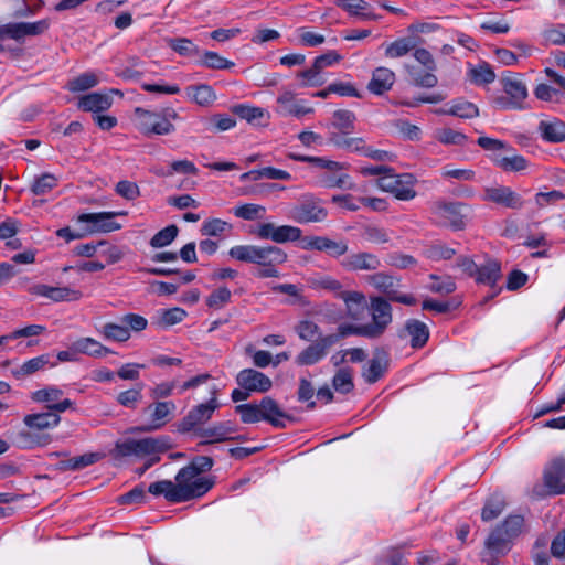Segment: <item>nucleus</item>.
Returning <instances> with one entry per match:
<instances>
[{
	"label": "nucleus",
	"instance_id": "f257e3e1",
	"mask_svg": "<svg viewBox=\"0 0 565 565\" xmlns=\"http://www.w3.org/2000/svg\"><path fill=\"white\" fill-rule=\"evenodd\" d=\"M213 487V481L198 475L193 468L183 467L175 476V482L160 480L150 483L148 491L156 495H163L168 502L181 503L204 495Z\"/></svg>",
	"mask_w": 565,
	"mask_h": 565
},
{
	"label": "nucleus",
	"instance_id": "f03ea898",
	"mask_svg": "<svg viewBox=\"0 0 565 565\" xmlns=\"http://www.w3.org/2000/svg\"><path fill=\"white\" fill-rule=\"evenodd\" d=\"M235 412L241 415L244 424H254L265 420L276 428H285L284 419H291L269 396H265L257 403L241 404L235 407Z\"/></svg>",
	"mask_w": 565,
	"mask_h": 565
},
{
	"label": "nucleus",
	"instance_id": "7ed1b4c3",
	"mask_svg": "<svg viewBox=\"0 0 565 565\" xmlns=\"http://www.w3.org/2000/svg\"><path fill=\"white\" fill-rule=\"evenodd\" d=\"M228 255L239 262L260 266L280 265L287 260V254L274 245H236L228 250Z\"/></svg>",
	"mask_w": 565,
	"mask_h": 565
},
{
	"label": "nucleus",
	"instance_id": "20e7f679",
	"mask_svg": "<svg viewBox=\"0 0 565 565\" xmlns=\"http://www.w3.org/2000/svg\"><path fill=\"white\" fill-rule=\"evenodd\" d=\"M524 518L520 514L509 515L489 535L486 545L494 552L504 554L509 551V544L523 531Z\"/></svg>",
	"mask_w": 565,
	"mask_h": 565
},
{
	"label": "nucleus",
	"instance_id": "39448f33",
	"mask_svg": "<svg viewBox=\"0 0 565 565\" xmlns=\"http://www.w3.org/2000/svg\"><path fill=\"white\" fill-rule=\"evenodd\" d=\"M504 95L493 98V105L499 110L526 109L529 96L525 83L518 76H507L501 79Z\"/></svg>",
	"mask_w": 565,
	"mask_h": 565
},
{
	"label": "nucleus",
	"instance_id": "423d86ee",
	"mask_svg": "<svg viewBox=\"0 0 565 565\" xmlns=\"http://www.w3.org/2000/svg\"><path fill=\"white\" fill-rule=\"evenodd\" d=\"M135 116L138 129L145 136H164L175 130L174 125L169 120V117H177V113L172 109L158 113L138 107L135 109Z\"/></svg>",
	"mask_w": 565,
	"mask_h": 565
},
{
	"label": "nucleus",
	"instance_id": "0eeeda50",
	"mask_svg": "<svg viewBox=\"0 0 565 565\" xmlns=\"http://www.w3.org/2000/svg\"><path fill=\"white\" fill-rule=\"evenodd\" d=\"M170 439L167 436L146 437L141 439H126L117 443L115 450L121 457H145L147 455L162 454L170 449Z\"/></svg>",
	"mask_w": 565,
	"mask_h": 565
},
{
	"label": "nucleus",
	"instance_id": "6e6552de",
	"mask_svg": "<svg viewBox=\"0 0 565 565\" xmlns=\"http://www.w3.org/2000/svg\"><path fill=\"white\" fill-rule=\"evenodd\" d=\"M543 482L546 494H565V457L553 458L544 468ZM532 498L540 499L545 495L542 487L536 484L532 489Z\"/></svg>",
	"mask_w": 565,
	"mask_h": 565
},
{
	"label": "nucleus",
	"instance_id": "1a4fd4ad",
	"mask_svg": "<svg viewBox=\"0 0 565 565\" xmlns=\"http://www.w3.org/2000/svg\"><path fill=\"white\" fill-rule=\"evenodd\" d=\"M415 182L416 179L413 174H395L392 169V172L377 179V186L392 193L397 200L409 201L416 196Z\"/></svg>",
	"mask_w": 565,
	"mask_h": 565
},
{
	"label": "nucleus",
	"instance_id": "9d476101",
	"mask_svg": "<svg viewBox=\"0 0 565 565\" xmlns=\"http://www.w3.org/2000/svg\"><path fill=\"white\" fill-rule=\"evenodd\" d=\"M372 322L365 323L369 332V339H377L382 337L387 327L392 323V306L388 299L383 297H372L370 300V307Z\"/></svg>",
	"mask_w": 565,
	"mask_h": 565
},
{
	"label": "nucleus",
	"instance_id": "9b49d317",
	"mask_svg": "<svg viewBox=\"0 0 565 565\" xmlns=\"http://www.w3.org/2000/svg\"><path fill=\"white\" fill-rule=\"evenodd\" d=\"M288 216L299 224L321 223L327 220L328 211L319 199L308 195L289 210Z\"/></svg>",
	"mask_w": 565,
	"mask_h": 565
},
{
	"label": "nucleus",
	"instance_id": "f8f14e48",
	"mask_svg": "<svg viewBox=\"0 0 565 565\" xmlns=\"http://www.w3.org/2000/svg\"><path fill=\"white\" fill-rule=\"evenodd\" d=\"M463 207L466 204L461 202L438 200L431 203L430 213L439 224L460 231L466 226L465 216L461 213Z\"/></svg>",
	"mask_w": 565,
	"mask_h": 565
},
{
	"label": "nucleus",
	"instance_id": "ddd939ff",
	"mask_svg": "<svg viewBox=\"0 0 565 565\" xmlns=\"http://www.w3.org/2000/svg\"><path fill=\"white\" fill-rule=\"evenodd\" d=\"M51 25L49 19L35 22H11L0 25V40L11 39L23 42L28 36H36L45 33Z\"/></svg>",
	"mask_w": 565,
	"mask_h": 565
},
{
	"label": "nucleus",
	"instance_id": "4468645a",
	"mask_svg": "<svg viewBox=\"0 0 565 565\" xmlns=\"http://www.w3.org/2000/svg\"><path fill=\"white\" fill-rule=\"evenodd\" d=\"M303 250L326 253L329 257L339 259L347 255L349 243L345 238L332 239L328 236H305L301 239Z\"/></svg>",
	"mask_w": 565,
	"mask_h": 565
},
{
	"label": "nucleus",
	"instance_id": "2eb2a0df",
	"mask_svg": "<svg viewBox=\"0 0 565 565\" xmlns=\"http://www.w3.org/2000/svg\"><path fill=\"white\" fill-rule=\"evenodd\" d=\"M259 239H270L276 244L296 242L303 238L301 228L292 225H279L274 223H260L253 231Z\"/></svg>",
	"mask_w": 565,
	"mask_h": 565
},
{
	"label": "nucleus",
	"instance_id": "dca6fc26",
	"mask_svg": "<svg viewBox=\"0 0 565 565\" xmlns=\"http://www.w3.org/2000/svg\"><path fill=\"white\" fill-rule=\"evenodd\" d=\"M177 406L172 401L168 402H156L142 409V416H147L149 422L136 430L149 433L162 428L167 423L170 422L173 412Z\"/></svg>",
	"mask_w": 565,
	"mask_h": 565
},
{
	"label": "nucleus",
	"instance_id": "f3484780",
	"mask_svg": "<svg viewBox=\"0 0 565 565\" xmlns=\"http://www.w3.org/2000/svg\"><path fill=\"white\" fill-rule=\"evenodd\" d=\"M217 390L212 391V397L207 403L194 406L179 423L178 430L180 433H190L196 426L206 423L218 407L216 398Z\"/></svg>",
	"mask_w": 565,
	"mask_h": 565
},
{
	"label": "nucleus",
	"instance_id": "a211bd4d",
	"mask_svg": "<svg viewBox=\"0 0 565 565\" xmlns=\"http://www.w3.org/2000/svg\"><path fill=\"white\" fill-rule=\"evenodd\" d=\"M482 200L511 210H521L525 204L521 194L505 185L487 186Z\"/></svg>",
	"mask_w": 565,
	"mask_h": 565
},
{
	"label": "nucleus",
	"instance_id": "6ab92c4d",
	"mask_svg": "<svg viewBox=\"0 0 565 565\" xmlns=\"http://www.w3.org/2000/svg\"><path fill=\"white\" fill-rule=\"evenodd\" d=\"M63 395L64 392L61 388L50 385L33 392L31 398L36 403H46V408L58 415L67 409H74V402L63 398Z\"/></svg>",
	"mask_w": 565,
	"mask_h": 565
},
{
	"label": "nucleus",
	"instance_id": "aec40b11",
	"mask_svg": "<svg viewBox=\"0 0 565 565\" xmlns=\"http://www.w3.org/2000/svg\"><path fill=\"white\" fill-rule=\"evenodd\" d=\"M369 282L379 291L386 295L391 301L399 302L406 306L416 305V298L411 294H402L395 289L396 279L384 273H376L369 277Z\"/></svg>",
	"mask_w": 565,
	"mask_h": 565
},
{
	"label": "nucleus",
	"instance_id": "412c9836",
	"mask_svg": "<svg viewBox=\"0 0 565 565\" xmlns=\"http://www.w3.org/2000/svg\"><path fill=\"white\" fill-rule=\"evenodd\" d=\"M334 345V339L330 337H321L300 351L295 358L298 366H309L323 360L331 347Z\"/></svg>",
	"mask_w": 565,
	"mask_h": 565
},
{
	"label": "nucleus",
	"instance_id": "4be33fe9",
	"mask_svg": "<svg viewBox=\"0 0 565 565\" xmlns=\"http://www.w3.org/2000/svg\"><path fill=\"white\" fill-rule=\"evenodd\" d=\"M238 386L249 393H266L271 386V380L255 369H244L236 375Z\"/></svg>",
	"mask_w": 565,
	"mask_h": 565
},
{
	"label": "nucleus",
	"instance_id": "5701e85b",
	"mask_svg": "<svg viewBox=\"0 0 565 565\" xmlns=\"http://www.w3.org/2000/svg\"><path fill=\"white\" fill-rule=\"evenodd\" d=\"M29 292L35 296L49 298L54 302L77 301L83 297L78 289L70 287H52L44 284H36L29 288Z\"/></svg>",
	"mask_w": 565,
	"mask_h": 565
},
{
	"label": "nucleus",
	"instance_id": "b1692460",
	"mask_svg": "<svg viewBox=\"0 0 565 565\" xmlns=\"http://www.w3.org/2000/svg\"><path fill=\"white\" fill-rule=\"evenodd\" d=\"M119 214L117 212L85 213L77 220L79 223L88 224L89 232L109 233L120 228V224L114 221V217Z\"/></svg>",
	"mask_w": 565,
	"mask_h": 565
},
{
	"label": "nucleus",
	"instance_id": "393cba45",
	"mask_svg": "<svg viewBox=\"0 0 565 565\" xmlns=\"http://www.w3.org/2000/svg\"><path fill=\"white\" fill-rule=\"evenodd\" d=\"M340 265L348 271H373L381 267V260L372 253L358 252L347 255Z\"/></svg>",
	"mask_w": 565,
	"mask_h": 565
},
{
	"label": "nucleus",
	"instance_id": "a878e982",
	"mask_svg": "<svg viewBox=\"0 0 565 565\" xmlns=\"http://www.w3.org/2000/svg\"><path fill=\"white\" fill-rule=\"evenodd\" d=\"M276 111L282 116H294L300 118L305 115L312 114L313 108L305 106L296 99V94L289 89H281L277 97Z\"/></svg>",
	"mask_w": 565,
	"mask_h": 565
},
{
	"label": "nucleus",
	"instance_id": "bb28decb",
	"mask_svg": "<svg viewBox=\"0 0 565 565\" xmlns=\"http://www.w3.org/2000/svg\"><path fill=\"white\" fill-rule=\"evenodd\" d=\"M340 299L345 305V316L353 320L359 321L364 317L367 309V300L363 292L358 290H345L340 295Z\"/></svg>",
	"mask_w": 565,
	"mask_h": 565
},
{
	"label": "nucleus",
	"instance_id": "cd10ccee",
	"mask_svg": "<svg viewBox=\"0 0 565 565\" xmlns=\"http://www.w3.org/2000/svg\"><path fill=\"white\" fill-rule=\"evenodd\" d=\"M537 132L546 142L562 143L565 141V121L556 117H547L539 122Z\"/></svg>",
	"mask_w": 565,
	"mask_h": 565
},
{
	"label": "nucleus",
	"instance_id": "c85d7f7f",
	"mask_svg": "<svg viewBox=\"0 0 565 565\" xmlns=\"http://www.w3.org/2000/svg\"><path fill=\"white\" fill-rule=\"evenodd\" d=\"M390 364V355L384 349H376L373 358L369 362V366L363 372L366 383L373 384L377 382L387 371Z\"/></svg>",
	"mask_w": 565,
	"mask_h": 565
},
{
	"label": "nucleus",
	"instance_id": "c756f323",
	"mask_svg": "<svg viewBox=\"0 0 565 565\" xmlns=\"http://www.w3.org/2000/svg\"><path fill=\"white\" fill-rule=\"evenodd\" d=\"M395 83V73L387 67H376L367 84V89L377 96L388 92Z\"/></svg>",
	"mask_w": 565,
	"mask_h": 565
},
{
	"label": "nucleus",
	"instance_id": "7c9ffc66",
	"mask_svg": "<svg viewBox=\"0 0 565 565\" xmlns=\"http://www.w3.org/2000/svg\"><path fill=\"white\" fill-rule=\"evenodd\" d=\"M113 105V98L106 93H90L84 95L78 100V107L84 111L99 114L109 109Z\"/></svg>",
	"mask_w": 565,
	"mask_h": 565
},
{
	"label": "nucleus",
	"instance_id": "2f4dec72",
	"mask_svg": "<svg viewBox=\"0 0 565 565\" xmlns=\"http://www.w3.org/2000/svg\"><path fill=\"white\" fill-rule=\"evenodd\" d=\"M405 335L411 338L413 349L423 348L429 339V329L423 321L409 319L404 327Z\"/></svg>",
	"mask_w": 565,
	"mask_h": 565
},
{
	"label": "nucleus",
	"instance_id": "473e14b6",
	"mask_svg": "<svg viewBox=\"0 0 565 565\" xmlns=\"http://www.w3.org/2000/svg\"><path fill=\"white\" fill-rule=\"evenodd\" d=\"M31 430L32 429L29 428V430L23 429L18 431L13 438L14 445L20 449H32L35 447H43L50 444L51 437L49 435L36 434Z\"/></svg>",
	"mask_w": 565,
	"mask_h": 565
},
{
	"label": "nucleus",
	"instance_id": "72a5a7b5",
	"mask_svg": "<svg viewBox=\"0 0 565 565\" xmlns=\"http://www.w3.org/2000/svg\"><path fill=\"white\" fill-rule=\"evenodd\" d=\"M61 422V417L52 412L29 414L24 416V425L32 430H44L56 427Z\"/></svg>",
	"mask_w": 565,
	"mask_h": 565
},
{
	"label": "nucleus",
	"instance_id": "f704fd0d",
	"mask_svg": "<svg viewBox=\"0 0 565 565\" xmlns=\"http://www.w3.org/2000/svg\"><path fill=\"white\" fill-rule=\"evenodd\" d=\"M308 284L311 289L331 292L339 299L340 295L345 291L341 281L330 275H316L308 279Z\"/></svg>",
	"mask_w": 565,
	"mask_h": 565
},
{
	"label": "nucleus",
	"instance_id": "c9c22d12",
	"mask_svg": "<svg viewBox=\"0 0 565 565\" xmlns=\"http://www.w3.org/2000/svg\"><path fill=\"white\" fill-rule=\"evenodd\" d=\"M478 284L494 287L501 278V264L495 259H489L486 264L478 266V274L473 277Z\"/></svg>",
	"mask_w": 565,
	"mask_h": 565
},
{
	"label": "nucleus",
	"instance_id": "e433bc0d",
	"mask_svg": "<svg viewBox=\"0 0 565 565\" xmlns=\"http://www.w3.org/2000/svg\"><path fill=\"white\" fill-rule=\"evenodd\" d=\"M50 358L51 356L49 354H42L36 358L30 359L19 367L12 369L11 373L15 379L21 380L25 376L34 374L40 370H43L49 364L51 366H55V363H51Z\"/></svg>",
	"mask_w": 565,
	"mask_h": 565
},
{
	"label": "nucleus",
	"instance_id": "4c0bfd02",
	"mask_svg": "<svg viewBox=\"0 0 565 565\" xmlns=\"http://www.w3.org/2000/svg\"><path fill=\"white\" fill-rule=\"evenodd\" d=\"M73 350L77 353L87 354L94 358H102L113 353L110 349L103 345L93 338H81L73 343Z\"/></svg>",
	"mask_w": 565,
	"mask_h": 565
},
{
	"label": "nucleus",
	"instance_id": "58836bf2",
	"mask_svg": "<svg viewBox=\"0 0 565 565\" xmlns=\"http://www.w3.org/2000/svg\"><path fill=\"white\" fill-rule=\"evenodd\" d=\"M234 431L235 429L228 423H218L212 427L201 429L198 435L206 438L202 444H212L232 439L230 435Z\"/></svg>",
	"mask_w": 565,
	"mask_h": 565
},
{
	"label": "nucleus",
	"instance_id": "ea45409f",
	"mask_svg": "<svg viewBox=\"0 0 565 565\" xmlns=\"http://www.w3.org/2000/svg\"><path fill=\"white\" fill-rule=\"evenodd\" d=\"M186 96L200 106L211 105L215 98V92L210 85H192L185 88Z\"/></svg>",
	"mask_w": 565,
	"mask_h": 565
},
{
	"label": "nucleus",
	"instance_id": "a19ab883",
	"mask_svg": "<svg viewBox=\"0 0 565 565\" xmlns=\"http://www.w3.org/2000/svg\"><path fill=\"white\" fill-rule=\"evenodd\" d=\"M439 114L457 116L463 119L475 118L479 115L478 107L467 100L454 102L448 108L438 110Z\"/></svg>",
	"mask_w": 565,
	"mask_h": 565
},
{
	"label": "nucleus",
	"instance_id": "79ce46f5",
	"mask_svg": "<svg viewBox=\"0 0 565 565\" xmlns=\"http://www.w3.org/2000/svg\"><path fill=\"white\" fill-rule=\"evenodd\" d=\"M507 502L502 494H492L484 503L481 511V519L484 522L497 519L505 509Z\"/></svg>",
	"mask_w": 565,
	"mask_h": 565
},
{
	"label": "nucleus",
	"instance_id": "37998d69",
	"mask_svg": "<svg viewBox=\"0 0 565 565\" xmlns=\"http://www.w3.org/2000/svg\"><path fill=\"white\" fill-rule=\"evenodd\" d=\"M166 43L181 56L191 57L200 53L199 47L188 38H168Z\"/></svg>",
	"mask_w": 565,
	"mask_h": 565
},
{
	"label": "nucleus",
	"instance_id": "c03bdc74",
	"mask_svg": "<svg viewBox=\"0 0 565 565\" xmlns=\"http://www.w3.org/2000/svg\"><path fill=\"white\" fill-rule=\"evenodd\" d=\"M494 163L505 172H520L529 167L527 160L520 154L497 157Z\"/></svg>",
	"mask_w": 565,
	"mask_h": 565
},
{
	"label": "nucleus",
	"instance_id": "a18cd8bd",
	"mask_svg": "<svg viewBox=\"0 0 565 565\" xmlns=\"http://www.w3.org/2000/svg\"><path fill=\"white\" fill-rule=\"evenodd\" d=\"M332 386L341 394H348L354 388L353 370L351 367L339 369L333 379Z\"/></svg>",
	"mask_w": 565,
	"mask_h": 565
},
{
	"label": "nucleus",
	"instance_id": "49530a36",
	"mask_svg": "<svg viewBox=\"0 0 565 565\" xmlns=\"http://www.w3.org/2000/svg\"><path fill=\"white\" fill-rule=\"evenodd\" d=\"M349 14L360 17L363 20H379L380 17L369 11V4L364 0H348L340 4Z\"/></svg>",
	"mask_w": 565,
	"mask_h": 565
},
{
	"label": "nucleus",
	"instance_id": "de8ad7c7",
	"mask_svg": "<svg viewBox=\"0 0 565 565\" xmlns=\"http://www.w3.org/2000/svg\"><path fill=\"white\" fill-rule=\"evenodd\" d=\"M99 83V77L94 72H86L77 77L73 78L67 83V89L70 92H83L95 87Z\"/></svg>",
	"mask_w": 565,
	"mask_h": 565
},
{
	"label": "nucleus",
	"instance_id": "09e8293b",
	"mask_svg": "<svg viewBox=\"0 0 565 565\" xmlns=\"http://www.w3.org/2000/svg\"><path fill=\"white\" fill-rule=\"evenodd\" d=\"M349 335H358L364 337L369 339V332L365 324H353V323H341L337 328V333L327 334L326 337H330L334 339V344L338 343L341 339H344Z\"/></svg>",
	"mask_w": 565,
	"mask_h": 565
},
{
	"label": "nucleus",
	"instance_id": "8fccbe9b",
	"mask_svg": "<svg viewBox=\"0 0 565 565\" xmlns=\"http://www.w3.org/2000/svg\"><path fill=\"white\" fill-rule=\"evenodd\" d=\"M456 249L438 242L431 245H428L424 249V255L426 258L433 260V262H439V260H448L451 259L456 255Z\"/></svg>",
	"mask_w": 565,
	"mask_h": 565
},
{
	"label": "nucleus",
	"instance_id": "3c124183",
	"mask_svg": "<svg viewBox=\"0 0 565 565\" xmlns=\"http://www.w3.org/2000/svg\"><path fill=\"white\" fill-rule=\"evenodd\" d=\"M232 111L239 118L247 120L249 124H258L266 115L265 109L244 104L233 106Z\"/></svg>",
	"mask_w": 565,
	"mask_h": 565
},
{
	"label": "nucleus",
	"instance_id": "603ef678",
	"mask_svg": "<svg viewBox=\"0 0 565 565\" xmlns=\"http://www.w3.org/2000/svg\"><path fill=\"white\" fill-rule=\"evenodd\" d=\"M100 333L105 339L118 342H126L130 338L129 328L113 322L105 323Z\"/></svg>",
	"mask_w": 565,
	"mask_h": 565
},
{
	"label": "nucleus",
	"instance_id": "864d4df0",
	"mask_svg": "<svg viewBox=\"0 0 565 565\" xmlns=\"http://www.w3.org/2000/svg\"><path fill=\"white\" fill-rule=\"evenodd\" d=\"M355 115L348 109H339L333 113L332 125L342 134H350L354 129Z\"/></svg>",
	"mask_w": 565,
	"mask_h": 565
},
{
	"label": "nucleus",
	"instance_id": "5fc2aeb1",
	"mask_svg": "<svg viewBox=\"0 0 565 565\" xmlns=\"http://www.w3.org/2000/svg\"><path fill=\"white\" fill-rule=\"evenodd\" d=\"M415 47V43L409 38L398 39L385 49V55L390 58H397L407 55Z\"/></svg>",
	"mask_w": 565,
	"mask_h": 565
},
{
	"label": "nucleus",
	"instance_id": "6e6d98bb",
	"mask_svg": "<svg viewBox=\"0 0 565 565\" xmlns=\"http://www.w3.org/2000/svg\"><path fill=\"white\" fill-rule=\"evenodd\" d=\"M99 455L95 452L84 454L61 462L64 470H81L99 460Z\"/></svg>",
	"mask_w": 565,
	"mask_h": 565
},
{
	"label": "nucleus",
	"instance_id": "4d7b16f0",
	"mask_svg": "<svg viewBox=\"0 0 565 565\" xmlns=\"http://www.w3.org/2000/svg\"><path fill=\"white\" fill-rule=\"evenodd\" d=\"M265 213V206L254 203L242 204L234 209V215L246 221H255L262 218Z\"/></svg>",
	"mask_w": 565,
	"mask_h": 565
},
{
	"label": "nucleus",
	"instance_id": "13d9d810",
	"mask_svg": "<svg viewBox=\"0 0 565 565\" xmlns=\"http://www.w3.org/2000/svg\"><path fill=\"white\" fill-rule=\"evenodd\" d=\"M57 186V178L52 173H43L36 177L31 186L35 195H44Z\"/></svg>",
	"mask_w": 565,
	"mask_h": 565
},
{
	"label": "nucleus",
	"instance_id": "bf43d9fd",
	"mask_svg": "<svg viewBox=\"0 0 565 565\" xmlns=\"http://www.w3.org/2000/svg\"><path fill=\"white\" fill-rule=\"evenodd\" d=\"M429 278L433 280L428 287L431 292L449 295L456 290V282L450 276L439 277L435 274H430Z\"/></svg>",
	"mask_w": 565,
	"mask_h": 565
},
{
	"label": "nucleus",
	"instance_id": "052dcab7",
	"mask_svg": "<svg viewBox=\"0 0 565 565\" xmlns=\"http://www.w3.org/2000/svg\"><path fill=\"white\" fill-rule=\"evenodd\" d=\"M321 72V68H316V63L313 62L311 67L298 72L296 76L302 81V87H318L324 83Z\"/></svg>",
	"mask_w": 565,
	"mask_h": 565
},
{
	"label": "nucleus",
	"instance_id": "680f3d73",
	"mask_svg": "<svg viewBox=\"0 0 565 565\" xmlns=\"http://www.w3.org/2000/svg\"><path fill=\"white\" fill-rule=\"evenodd\" d=\"M179 228L177 225H168L167 227L159 231L150 239V245L154 248H162L171 244L178 236Z\"/></svg>",
	"mask_w": 565,
	"mask_h": 565
},
{
	"label": "nucleus",
	"instance_id": "e2e57ef3",
	"mask_svg": "<svg viewBox=\"0 0 565 565\" xmlns=\"http://www.w3.org/2000/svg\"><path fill=\"white\" fill-rule=\"evenodd\" d=\"M232 292L227 287H220L215 289L206 298V306L211 309L218 310L231 301Z\"/></svg>",
	"mask_w": 565,
	"mask_h": 565
},
{
	"label": "nucleus",
	"instance_id": "0e129e2a",
	"mask_svg": "<svg viewBox=\"0 0 565 565\" xmlns=\"http://www.w3.org/2000/svg\"><path fill=\"white\" fill-rule=\"evenodd\" d=\"M142 384L137 387L120 392L117 395V402L119 405L128 408H136L142 398Z\"/></svg>",
	"mask_w": 565,
	"mask_h": 565
},
{
	"label": "nucleus",
	"instance_id": "69168bd1",
	"mask_svg": "<svg viewBox=\"0 0 565 565\" xmlns=\"http://www.w3.org/2000/svg\"><path fill=\"white\" fill-rule=\"evenodd\" d=\"M471 79L477 85L490 84L495 79V74L489 64L483 63L471 70Z\"/></svg>",
	"mask_w": 565,
	"mask_h": 565
},
{
	"label": "nucleus",
	"instance_id": "338daca9",
	"mask_svg": "<svg viewBox=\"0 0 565 565\" xmlns=\"http://www.w3.org/2000/svg\"><path fill=\"white\" fill-rule=\"evenodd\" d=\"M295 331L303 341H312L320 334V327L311 320H301L295 326Z\"/></svg>",
	"mask_w": 565,
	"mask_h": 565
},
{
	"label": "nucleus",
	"instance_id": "774afa93",
	"mask_svg": "<svg viewBox=\"0 0 565 565\" xmlns=\"http://www.w3.org/2000/svg\"><path fill=\"white\" fill-rule=\"evenodd\" d=\"M203 65L212 68V70H226L234 65L233 62L227 61L222 57L220 54L211 51H206L203 53Z\"/></svg>",
	"mask_w": 565,
	"mask_h": 565
}]
</instances>
